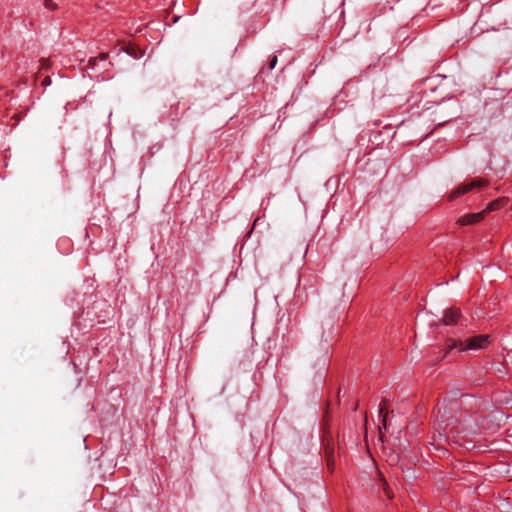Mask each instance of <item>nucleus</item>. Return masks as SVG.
I'll return each instance as SVG.
<instances>
[{"mask_svg":"<svg viewBox=\"0 0 512 512\" xmlns=\"http://www.w3.org/2000/svg\"><path fill=\"white\" fill-rule=\"evenodd\" d=\"M490 344L489 335H477L467 339L466 341L449 339L447 347L449 350L458 348L460 351L480 350L486 348Z\"/></svg>","mask_w":512,"mask_h":512,"instance_id":"1","label":"nucleus"},{"mask_svg":"<svg viewBox=\"0 0 512 512\" xmlns=\"http://www.w3.org/2000/svg\"><path fill=\"white\" fill-rule=\"evenodd\" d=\"M485 183L480 181V180H475V181H472L470 183H467V184H463L461 186H459L457 189H455L454 191H452L449 195V199L450 200H454L455 198L469 192L470 190H472L473 188L475 187H481L483 186Z\"/></svg>","mask_w":512,"mask_h":512,"instance_id":"2","label":"nucleus"},{"mask_svg":"<svg viewBox=\"0 0 512 512\" xmlns=\"http://www.w3.org/2000/svg\"><path fill=\"white\" fill-rule=\"evenodd\" d=\"M462 315L457 308H450L444 311L442 322L445 325H455L461 323Z\"/></svg>","mask_w":512,"mask_h":512,"instance_id":"3","label":"nucleus"},{"mask_svg":"<svg viewBox=\"0 0 512 512\" xmlns=\"http://www.w3.org/2000/svg\"><path fill=\"white\" fill-rule=\"evenodd\" d=\"M484 211L478 213H472L459 218L458 223L460 225H470L478 223L483 219Z\"/></svg>","mask_w":512,"mask_h":512,"instance_id":"4","label":"nucleus"},{"mask_svg":"<svg viewBox=\"0 0 512 512\" xmlns=\"http://www.w3.org/2000/svg\"><path fill=\"white\" fill-rule=\"evenodd\" d=\"M508 202L507 198H498L496 200H493L492 202H490L486 209L484 210L485 211H495V210H498L500 209L501 207H503L506 203Z\"/></svg>","mask_w":512,"mask_h":512,"instance_id":"5","label":"nucleus"},{"mask_svg":"<svg viewBox=\"0 0 512 512\" xmlns=\"http://www.w3.org/2000/svg\"><path fill=\"white\" fill-rule=\"evenodd\" d=\"M440 414H441V408L439 407L437 409V412H436V418H437L438 426H439L440 429L446 430L447 427H448V424L442 425L444 420H440V417H442Z\"/></svg>","mask_w":512,"mask_h":512,"instance_id":"6","label":"nucleus"},{"mask_svg":"<svg viewBox=\"0 0 512 512\" xmlns=\"http://www.w3.org/2000/svg\"><path fill=\"white\" fill-rule=\"evenodd\" d=\"M44 7L49 11H54L57 8V4L53 0H44Z\"/></svg>","mask_w":512,"mask_h":512,"instance_id":"7","label":"nucleus"},{"mask_svg":"<svg viewBox=\"0 0 512 512\" xmlns=\"http://www.w3.org/2000/svg\"><path fill=\"white\" fill-rule=\"evenodd\" d=\"M277 64V56L273 55L269 59V69L273 70Z\"/></svg>","mask_w":512,"mask_h":512,"instance_id":"8","label":"nucleus"},{"mask_svg":"<svg viewBox=\"0 0 512 512\" xmlns=\"http://www.w3.org/2000/svg\"><path fill=\"white\" fill-rule=\"evenodd\" d=\"M51 83V80L49 77H46L44 80H43V85H49Z\"/></svg>","mask_w":512,"mask_h":512,"instance_id":"9","label":"nucleus"}]
</instances>
